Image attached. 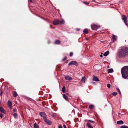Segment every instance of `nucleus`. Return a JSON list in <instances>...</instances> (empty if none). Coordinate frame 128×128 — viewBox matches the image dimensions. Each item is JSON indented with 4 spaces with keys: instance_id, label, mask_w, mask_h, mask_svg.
I'll return each mask as SVG.
<instances>
[{
    "instance_id": "f704fd0d",
    "label": "nucleus",
    "mask_w": 128,
    "mask_h": 128,
    "mask_svg": "<svg viewBox=\"0 0 128 128\" xmlns=\"http://www.w3.org/2000/svg\"><path fill=\"white\" fill-rule=\"evenodd\" d=\"M73 55V53L72 52H70V56H72Z\"/></svg>"
},
{
    "instance_id": "cd10ccee",
    "label": "nucleus",
    "mask_w": 128,
    "mask_h": 128,
    "mask_svg": "<svg viewBox=\"0 0 128 128\" xmlns=\"http://www.w3.org/2000/svg\"><path fill=\"white\" fill-rule=\"evenodd\" d=\"M117 92H114L112 93V94L114 96H116L117 95Z\"/></svg>"
},
{
    "instance_id": "a211bd4d",
    "label": "nucleus",
    "mask_w": 128,
    "mask_h": 128,
    "mask_svg": "<svg viewBox=\"0 0 128 128\" xmlns=\"http://www.w3.org/2000/svg\"><path fill=\"white\" fill-rule=\"evenodd\" d=\"M13 96L14 97H16L18 96V94L16 92L14 91L13 92Z\"/></svg>"
},
{
    "instance_id": "7ed1b4c3",
    "label": "nucleus",
    "mask_w": 128,
    "mask_h": 128,
    "mask_svg": "<svg viewBox=\"0 0 128 128\" xmlns=\"http://www.w3.org/2000/svg\"><path fill=\"white\" fill-rule=\"evenodd\" d=\"M122 19L125 24L128 26V24H127V19L126 16L125 15H122Z\"/></svg>"
},
{
    "instance_id": "ddd939ff",
    "label": "nucleus",
    "mask_w": 128,
    "mask_h": 128,
    "mask_svg": "<svg viewBox=\"0 0 128 128\" xmlns=\"http://www.w3.org/2000/svg\"><path fill=\"white\" fill-rule=\"evenodd\" d=\"M63 96L64 98L67 101H68V97L66 94H64L63 95Z\"/></svg>"
},
{
    "instance_id": "4468645a",
    "label": "nucleus",
    "mask_w": 128,
    "mask_h": 128,
    "mask_svg": "<svg viewBox=\"0 0 128 128\" xmlns=\"http://www.w3.org/2000/svg\"><path fill=\"white\" fill-rule=\"evenodd\" d=\"M0 111L2 112L5 113V110L4 109V108L2 107H0Z\"/></svg>"
},
{
    "instance_id": "a878e982",
    "label": "nucleus",
    "mask_w": 128,
    "mask_h": 128,
    "mask_svg": "<svg viewBox=\"0 0 128 128\" xmlns=\"http://www.w3.org/2000/svg\"><path fill=\"white\" fill-rule=\"evenodd\" d=\"M94 107V106L92 104L90 105L89 106V108L90 109H92Z\"/></svg>"
},
{
    "instance_id": "58836bf2",
    "label": "nucleus",
    "mask_w": 128,
    "mask_h": 128,
    "mask_svg": "<svg viewBox=\"0 0 128 128\" xmlns=\"http://www.w3.org/2000/svg\"><path fill=\"white\" fill-rule=\"evenodd\" d=\"M13 112H16V109H13Z\"/></svg>"
},
{
    "instance_id": "c756f323",
    "label": "nucleus",
    "mask_w": 128,
    "mask_h": 128,
    "mask_svg": "<svg viewBox=\"0 0 128 128\" xmlns=\"http://www.w3.org/2000/svg\"><path fill=\"white\" fill-rule=\"evenodd\" d=\"M14 116L15 118H16L18 116V115L16 114H14Z\"/></svg>"
},
{
    "instance_id": "4c0bfd02",
    "label": "nucleus",
    "mask_w": 128,
    "mask_h": 128,
    "mask_svg": "<svg viewBox=\"0 0 128 128\" xmlns=\"http://www.w3.org/2000/svg\"><path fill=\"white\" fill-rule=\"evenodd\" d=\"M3 115L2 114H0V117L1 118H2V117Z\"/></svg>"
},
{
    "instance_id": "a19ab883",
    "label": "nucleus",
    "mask_w": 128,
    "mask_h": 128,
    "mask_svg": "<svg viewBox=\"0 0 128 128\" xmlns=\"http://www.w3.org/2000/svg\"><path fill=\"white\" fill-rule=\"evenodd\" d=\"M80 29L79 28H77L76 29V30L77 31H79L80 30Z\"/></svg>"
},
{
    "instance_id": "f3484780",
    "label": "nucleus",
    "mask_w": 128,
    "mask_h": 128,
    "mask_svg": "<svg viewBox=\"0 0 128 128\" xmlns=\"http://www.w3.org/2000/svg\"><path fill=\"white\" fill-rule=\"evenodd\" d=\"M124 122L122 120H120L119 121H117V123L118 124H123Z\"/></svg>"
},
{
    "instance_id": "393cba45",
    "label": "nucleus",
    "mask_w": 128,
    "mask_h": 128,
    "mask_svg": "<svg viewBox=\"0 0 128 128\" xmlns=\"http://www.w3.org/2000/svg\"><path fill=\"white\" fill-rule=\"evenodd\" d=\"M62 92H65V87H64V86H63V87H62Z\"/></svg>"
},
{
    "instance_id": "5701e85b",
    "label": "nucleus",
    "mask_w": 128,
    "mask_h": 128,
    "mask_svg": "<svg viewBox=\"0 0 128 128\" xmlns=\"http://www.w3.org/2000/svg\"><path fill=\"white\" fill-rule=\"evenodd\" d=\"M64 22V20H62L60 21L59 24H63Z\"/></svg>"
},
{
    "instance_id": "c03bdc74",
    "label": "nucleus",
    "mask_w": 128,
    "mask_h": 128,
    "mask_svg": "<svg viewBox=\"0 0 128 128\" xmlns=\"http://www.w3.org/2000/svg\"><path fill=\"white\" fill-rule=\"evenodd\" d=\"M118 115H120V113H118Z\"/></svg>"
},
{
    "instance_id": "c9c22d12",
    "label": "nucleus",
    "mask_w": 128,
    "mask_h": 128,
    "mask_svg": "<svg viewBox=\"0 0 128 128\" xmlns=\"http://www.w3.org/2000/svg\"><path fill=\"white\" fill-rule=\"evenodd\" d=\"M58 128H62V127L61 125H60L58 126Z\"/></svg>"
},
{
    "instance_id": "7c9ffc66",
    "label": "nucleus",
    "mask_w": 128,
    "mask_h": 128,
    "mask_svg": "<svg viewBox=\"0 0 128 128\" xmlns=\"http://www.w3.org/2000/svg\"><path fill=\"white\" fill-rule=\"evenodd\" d=\"M107 87L109 88H110V84H108L107 85Z\"/></svg>"
},
{
    "instance_id": "20e7f679",
    "label": "nucleus",
    "mask_w": 128,
    "mask_h": 128,
    "mask_svg": "<svg viewBox=\"0 0 128 128\" xmlns=\"http://www.w3.org/2000/svg\"><path fill=\"white\" fill-rule=\"evenodd\" d=\"M91 28L93 30L97 29L99 26L94 24H92L91 26Z\"/></svg>"
},
{
    "instance_id": "473e14b6",
    "label": "nucleus",
    "mask_w": 128,
    "mask_h": 128,
    "mask_svg": "<svg viewBox=\"0 0 128 128\" xmlns=\"http://www.w3.org/2000/svg\"><path fill=\"white\" fill-rule=\"evenodd\" d=\"M88 121L90 122H91L92 123H94V121L90 120H88Z\"/></svg>"
},
{
    "instance_id": "f257e3e1",
    "label": "nucleus",
    "mask_w": 128,
    "mask_h": 128,
    "mask_svg": "<svg viewBox=\"0 0 128 128\" xmlns=\"http://www.w3.org/2000/svg\"><path fill=\"white\" fill-rule=\"evenodd\" d=\"M118 55L120 58H124L128 55V47L123 46L119 50Z\"/></svg>"
},
{
    "instance_id": "37998d69",
    "label": "nucleus",
    "mask_w": 128,
    "mask_h": 128,
    "mask_svg": "<svg viewBox=\"0 0 128 128\" xmlns=\"http://www.w3.org/2000/svg\"><path fill=\"white\" fill-rule=\"evenodd\" d=\"M92 1L93 2H96V1L95 0H92Z\"/></svg>"
},
{
    "instance_id": "4be33fe9",
    "label": "nucleus",
    "mask_w": 128,
    "mask_h": 128,
    "mask_svg": "<svg viewBox=\"0 0 128 128\" xmlns=\"http://www.w3.org/2000/svg\"><path fill=\"white\" fill-rule=\"evenodd\" d=\"M60 40H56L55 42V44H60Z\"/></svg>"
},
{
    "instance_id": "ea45409f",
    "label": "nucleus",
    "mask_w": 128,
    "mask_h": 128,
    "mask_svg": "<svg viewBox=\"0 0 128 128\" xmlns=\"http://www.w3.org/2000/svg\"><path fill=\"white\" fill-rule=\"evenodd\" d=\"M52 116L54 117H55V115H54V114H53L52 115Z\"/></svg>"
},
{
    "instance_id": "2eb2a0df",
    "label": "nucleus",
    "mask_w": 128,
    "mask_h": 128,
    "mask_svg": "<svg viewBox=\"0 0 128 128\" xmlns=\"http://www.w3.org/2000/svg\"><path fill=\"white\" fill-rule=\"evenodd\" d=\"M81 80L82 82L84 83L86 80V77L85 76L82 77V78Z\"/></svg>"
},
{
    "instance_id": "6e6552de",
    "label": "nucleus",
    "mask_w": 128,
    "mask_h": 128,
    "mask_svg": "<svg viewBox=\"0 0 128 128\" xmlns=\"http://www.w3.org/2000/svg\"><path fill=\"white\" fill-rule=\"evenodd\" d=\"M77 62L75 61H72L70 62L68 64L69 65H76L77 64Z\"/></svg>"
},
{
    "instance_id": "dca6fc26",
    "label": "nucleus",
    "mask_w": 128,
    "mask_h": 128,
    "mask_svg": "<svg viewBox=\"0 0 128 128\" xmlns=\"http://www.w3.org/2000/svg\"><path fill=\"white\" fill-rule=\"evenodd\" d=\"M113 70L112 68L109 69L108 70V73H112L113 72Z\"/></svg>"
},
{
    "instance_id": "2f4dec72",
    "label": "nucleus",
    "mask_w": 128,
    "mask_h": 128,
    "mask_svg": "<svg viewBox=\"0 0 128 128\" xmlns=\"http://www.w3.org/2000/svg\"><path fill=\"white\" fill-rule=\"evenodd\" d=\"M116 89L118 91L120 94H121V92L120 89L118 88H117Z\"/></svg>"
},
{
    "instance_id": "9d476101",
    "label": "nucleus",
    "mask_w": 128,
    "mask_h": 128,
    "mask_svg": "<svg viewBox=\"0 0 128 128\" xmlns=\"http://www.w3.org/2000/svg\"><path fill=\"white\" fill-rule=\"evenodd\" d=\"M117 37L116 36L114 35H113L112 36V39L113 40V42H114L117 39Z\"/></svg>"
},
{
    "instance_id": "9b49d317",
    "label": "nucleus",
    "mask_w": 128,
    "mask_h": 128,
    "mask_svg": "<svg viewBox=\"0 0 128 128\" xmlns=\"http://www.w3.org/2000/svg\"><path fill=\"white\" fill-rule=\"evenodd\" d=\"M93 80L96 82H98L99 81V80L98 78L96 76H93Z\"/></svg>"
},
{
    "instance_id": "c85d7f7f",
    "label": "nucleus",
    "mask_w": 128,
    "mask_h": 128,
    "mask_svg": "<svg viewBox=\"0 0 128 128\" xmlns=\"http://www.w3.org/2000/svg\"><path fill=\"white\" fill-rule=\"evenodd\" d=\"M83 3H84V4H86L88 6V4H89V2H82Z\"/></svg>"
},
{
    "instance_id": "1a4fd4ad",
    "label": "nucleus",
    "mask_w": 128,
    "mask_h": 128,
    "mask_svg": "<svg viewBox=\"0 0 128 128\" xmlns=\"http://www.w3.org/2000/svg\"><path fill=\"white\" fill-rule=\"evenodd\" d=\"M7 105L10 109L12 108V103L10 101L8 100L7 103Z\"/></svg>"
},
{
    "instance_id": "09e8293b",
    "label": "nucleus",
    "mask_w": 128,
    "mask_h": 128,
    "mask_svg": "<svg viewBox=\"0 0 128 128\" xmlns=\"http://www.w3.org/2000/svg\"><path fill=\"white\" fill-rule=\"evenodd\" d=\"M92 82L93 83H95L94 82Z\"/></svg>"
},
{
    "instance_id": "39448f33",
    "label": "nucleus",
    "mask_w": 128,
    "mask_h": 128,
    "mask_svg": "<svg viewBox=\"0 0 128 128\" xmlns=\"http://www.w3.org/2000/svg\"><path fill=\"white\" fill-rule=\"evenodd\" d=\"M44 120L45 122L47 124L49 125H50L51 124V122L49 120L47 119L46 118H46H44Z\"/></svg>"
},
{
    "instance_id": "79ce46f5",
    "label": "nucleus",
    "mask_w": 128,
    "mask_h": 128,
    "mask_svg": "<svg viewBox=\"0 0 128 128\" xmlns=\"http://www.w3.org/2000/svg\"><path fill=\"white\" fill-rule=\"evenodd\" d=\"M102 54L100 55V57L102 58V57L103 56H102Z\"/></svg>"
},
{
    "instance_id": "423d86ee",
    "label": "nucleus",
    "mask_w": 128,
    "mask_h": 128,
    "mask_svg": "<svg viewBox=\"0 0 128 128\" xmlns=\"http://www.w3.org/2000/svg\"><path fill=\"white\" fill-rule=\"evenodd\" d=\"M40 115L42 117H43L44 119V118H46V115L45 113L43 112H40Z\"/></svg>"
},
{
    "instance_id": "412c9836",
    "label": "nucleus",
    "mask_w": 128,
    "mask_h": 128,
    "mask_svg": "<svg viewBox=\"0 0 128 128\" xmlns=\"http://www.w3.org/2000/svg\"><path fill=\"white\" fill-rule=\"evenodd\" d=\"M109 53L108 51H107L103 55L105 56H106Z\"/></svg>"
},
{
    "instance_id": "72a5a7b5",
    "label": "nucleus",
    "mask_w": 128,
    "mask_h": 128,
    "mask_svg": "<svg viewBox=\"0 0 128 128\" xmlns=\"http://www.w3.org/2000/svg\"><path fill=\"white\" fill-rule=\"evenodd\" d=\"M66 57H65L63 59H62V60L63 61H64V60H66Z\"/></svg>"
},
{
    "instance_id": "f8f14e48",
    "label": "nucleus",
    "mask_w": 128,
    "mask_h": 128,
    "mask_svg": "<svg viewBox=\"0 0 128 128\" xmlns=\"http://www.w3.org/2000/svg\"><path fill=\"white\" fill-rule=\"evenodd\" d=\"M65 78L66 80H72V78L71 77L68 76H65Z\"/></svg>"
},
{
    "instance_id": "a18cd8bd",
    "label": "nucleus",
    "mask_w": 128,
    "mask_h": 128,
    "mask_svg": "<svg viewBox=\"0 0 128 128\" xmlns=\"http://www.w3.org/2000/svg\"><path fill=\"white\" fill-rule=\"evenodd\" d=\"M2 91H1V93H0V94H2Z\"/></svg>"
},
{
    "instance_id": "de8ad7c7",
    "label": "nucleus",
    "mask_w": 128,
    "mask_h": 128,
    "mask_svg": "<svg viewBox=\"0 0 128 128\" xmlns=\"http://www.w3.org/2000/svg\"><path fill=\"white\" fill-rule=\"evenodd\" d=\"M67 94V95H68V93H67V94Z\"/></svg>"
},
{
    "instance_id": "6ab92c4d",
    "label": "nucleus",
    "mask_w": 128,
    "mask_h": 128,
    "mask_svg": "<svg viewBox=\"0 0 128 128\" xmlns=\"http://www.w3.org/2000/svg\"><path fill=\"white\" fill-rule=\"evenodd\" d=\"M83 32H84L86 34L88 33V30L87 29H85L83 30Z\"/></svg>"
},
{
    "instance_id": "bb28decb",
    "label": "nucleus",
    "mask_w": 128,
    "mask_h": 128,
    "mask_svg": "<svg viewBox=\"0 0 128 128\" xmlns=\"http://www.w3.org/2000/svg\"><path fill=\"white\" fill-rule=\"evenodd\" d=\"M120 128H128V127L125 126H123L120 127Z\"/></svg>"
},
{
    "instance_id": "0eeeda50",
    "label": "nucleus",
    "mask_w": 128,
    "mask_h": 128,
    "mask_svg": "<svg viewBox=\"0 0 128 128\" xmlns=\"http://www.w3.org/2000/svg\"><path fill=\"white\" fill-rule=\"evenodd\" d=\"M60 20H55L53 22V24L55 25L59 24Z\"/></svg>"
},
{
    "instance_id": "b1692460",
    "label": "nucleus",
    "mask_w": 128,
    "mask_h": 128,
    "mask_svg": "<svg viewBox=\"0 0 128 128\" xmlns=\"http://www.w3.org/2000/svg\"><path fill=\"white\" fill-rule=\"evenodd\" d=\"M34 128H38V125L35 123L34 124Z\"/></svg>"
},
{
    "instance_id": "f03ea898",
    "label": "nucleus",
    "mask_w": 128,
    "mask_h": 128,
    "mask_svg": "<svg viewBox=\"0 0 128 128\" xmlns=\"http://www.w3.org/2000/svg\"><path fill=\"white\" fill-rule=\"evenodd\" d=\"M121 72L123 78L126 79L128 77V66H126L121 69Z\"/></svg>"
},
{
    "instance_id": "e433bc0d",
    "label": "nucleus",
    "mask_w": 128,
    "mask_h": 128,
    "mask_svg": "<svg viewBox=\"0 0 128 128\" xmlns=\"http://www.w3.org/2000/svg\"><path fill=\"white\" fill-rule=\"evenodd\" d=\"M63 127L64 128H66V126L65 125H64V124L63 125Z\"/></svg>"
},
{
    "instance_id": "aec40b11",
    "label": "nucleus",
    "mask_w": 128,
    "mask_h": 128,
    "mask_svg": "<svg viewBox=\"0 0 128 128\" xmlns=\"http://www.w3.org/2000/svg\"><path fill=\"white\" fill-rule=\"evenodd\" d=\"M87 126L88 127V128H93V127L88 123H87Z\"/></svg>"
},
{
    "instance_id": "49530a36",
    "label": "nucleus",
    "mask_w": 128,
    "mask_h": 128,
    "mask_svg": "<svg viewBox=\"0 0 128 128\" xmlns=\"http://www.w3.org/2000/svg\"><path fill=\"white\" fill-rule=\"evenodd\" d=\"M30 0V2H32V0Z\"/></svg>"
}]
</instances>
